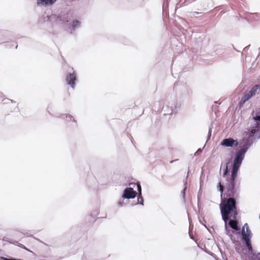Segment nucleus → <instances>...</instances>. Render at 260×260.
I'll list each match as a JSON object with an SVG mask.
<instances>
[{
	"label": "nucleus",
	"instance_id": "nucleus-1",
	"mask_svg": "<svg viewBox=\"0 0 260 260\" xmlns=\"http://www.w3.org/2000/svg\"><path fill=\"white\" fill-rule=\"evenodd\" d=\"M225 187L226 189V195L229 199H224L221 204L220 205L221 214L222 215V219L225 222L229 219L230 218L236 219L238 215L236 207V201L233 198L234 196V188L233 190V195L229 196L230 192H228V187L225 184Z\"/></svg>",
	"mask_w": 260,
	"mask_h": 260
},
{
	"label": "nucleus",
	"instance_id": "nucleus-2",
	"mask_svg": "<svg viewBox=\"0 0 260 260\" xmlns=\"http://www.w3.org/2000/svg\"><path fill=\"white\" fill-rule=\"evenodd\" d=\"M245 152V150L241 149L236 153L234 160L231 176L226 178V186L229 188L228 192H230L229 196L233 195V190L235 188V179L237 175L238 170L244 158Z\"/></svg>",
	"mask_w": 260,
	"mask_h": 260
},
{
	"label": "nucleus",
	"instance_id": "nucleus-3",
	"mask_svg": "<svg viewBox=\"0 0 260 260\" xmlns=\"http://www.w3.org/2000/svg\"><path fill=\"white\" fill-rule=\"evenodd\" d=\"M220 145L227 147H237L238 145V142L237 140L230 138L223 139L221 142Z\"/></svg>",
	"mask_w": 260,
	"mask_h": 260
},
{
	"label": "nucleus",
	"instance_id": "nucleus-4",
	"mask_svg": "<svg viewBox=\"0 0 260 260\" xmlns=\"http://www.w3.org/2000/svg\"><path fill=\"white\" fill-rule=\"evenodd\" d=\"M76 80V74L75 72L68 74L66 78V80L67 84L70 85L73 88H75V81Z\"/></svg>",
	"mask_w": 260,
	"mask_h": 260
},
{
	"label": "nucleus",
	"instance_id": "nucleus-5",
	"mask_svg": "<svg viewBox=\"0 0 260 260\" xmlns=\"http://www.w3.org/2000/svg\"><path fill=\"white\" fill-rule=\"evenodd\" d=\"M137 192L133 190V188L128 187L124 189L122 194V198L125 199H134L136 197Z\"/></svg>",
	"mask_w": 260,
	"mask_h": 260
},
{
	"label": "nucleus",
	"instance_id": "nucleus-6",
	"mask_svg": "<svg viewBox=\"0 0 260 260\" xmlns=\"http://www.w3.org/2000/svg\"><path fill=\"white\" fill-rule=\"evenodd\" d=\"M56 0H37V4L38 6L48 7L52 5Z\"/></svg>",
	"mask_w": 260,
	"mask_h": 260
},
{
	"label": "nucleus",
	"instance_id": "nucleus-7",
	"mask_svg": "<svg viewBox=\"0 0 260 260\" xmlns=\"http://www.w3.org/2000/svg\"><path fill=\"white\" fill-rule=\"evenodd\" d=\"M242 235L243 239L245 240L246 242L247 247H248L249 250H251L252 249V246L250 243V237H249V235L246 234L244 229H243L242 231Z\"/></svg>",
	"mask_w": 260,
	"mask_h": 260
},
{
	"label": "nucleus",
	"instance_id": "nucleus-8",
	"mask_svg": "<svg viewBox=\"0 0 260 260\" xmlns=\"http://www.w3.org/2000/svg\"><path fill=\"white\" fill-rule=\"evenodd\" d=\"M229 224L232 229H233L236 231L239 230V228L238 226V222L236 220H230L229 222Z\"/></svg>",
	"mask_w": 260,
	"mask_h": 260
},
{
	"label": "nucleus",
	"instance_id": "nucleus-9",
	"mask_svg": "<svg viewBox=\"0 0 260 260\" xmlns=\"http://www.w3.org/2000/svg\"><path fill=\"white\" fill-rule=\"evenodd\" d=\"M257 90H260V85H255L249 91V93L251 95L254 96Z\"/></svg>",
	"mask_w": 260,
	"mask_h": 260
},
{
	"label": "nucleus",
	"instance_id": "nucleus-10",
	"mask_svg": "<svg viewBox=\"0 0 260 260\" xmlns=\"http://www.w3.org/2000/svg\"><path fill=\"white\" fill-rule=\"evenodd\" d=\"M251 97H252V95H251L249 92L245 94L244 96L242 98L241 102L242 103H245L246 101L249 100Z\"/></svg>",
	"mask_w": 260,
	"mask_h": 260
},
{
	"label": "nucleus",
	"instance_id": "nucleus-11",
	"mask_svg": "<svg viewBox=\"0 0 260 260\" xmlns=\"http://www.w3.org/2000/svg\"><path fill=\"white\" fill-rule=\"evenodd\" d=\"M80 24V22L78 20H75L73 21V27L75 28L77 27H78Z\"/></svg>",
	"mask_w": 260,
	"mask_h": 260
},
{
	"label": "nucleus",
	"instance_id": "nucleus-12",
	"mask_svg": "<svg viewBox=\"0 0 260 260\" xmlns=\"http://www.w3.org/2000/svg\"><path fill=\"white\" fill-rule=\"evenodd\" d=\"M219 190L220 191V195L221 197H222L223 192V186L222 184H221V182L219 183Z\"/></svg>",
	"mask_w": 260,
	"mask_h": 260
},
{
	"label": "nucleus",
	"instance_id": "nucleus-13",
	"mask_svg": "<svg viewBox=\"0 0 260 260\" xmlns=\"http://www.w3.org/2000/svg\"><path fill=\"white\" fill-rule=\"evenodd\" d=\"M245 226H246V232H247V234H246V235H249V237H250V235H249V234H250V230L249 229V228H248V224H247V223H246V224L244 225V228Z\"/></svg>",
	"mask_w": 260,
	"mask_h": 260
},
{
	"label": "nucleus",
	"instance_id": "nucleus-14",
	"mask_svg": "<svg viewBox=\"0 0 260 260\" xmlns=\"http://www.w3.org/2000/svg\"><path fill=\"white\" fill-rule=\"evenodd\" d=\"M138 202H139V203H140V204H143V203H142V201H143V198H142V197L141 196V194L140 195V194H139V197H138Z\"/></svg>",
	"mask_w": 260,
	"mask_h": 260
},
{
	"label": "nucleus",
	"instance_id": "nucleus-15",
	"mask_svg": "<svg viewBox=\"0 0 260 260\" xmlns=\"http://www.w3.org/2000/svg\"><path fill=\"white\" fill-rule=\"evenodd\" d=\"M228 172V166L226 165V167H225V170H224V171L223 172V176L224 177H225V176L227 175Z\"/></svg>",
	"mask_w": 260,
	"mask_h": 260
},
{
	"label": "nucleus",
	"instance_id": "nucleus-16",
	"mask_svg": "<svg viewBox=\"0 0 260 260\" xmlns=\"http://www.w3.org/2000/svg\"><path fill=\"white\" fill-rule=\"evenodd\" d=\"M138 191H139V194H141V187L139 183L137 184Z\"/></svg>",
	"mask_w": 260,
	"mask_h": 260
},
{
	"label": "nucleus",
	"instance_id": "nucleus-17",
	"mask_svg": "<svg viewBox=\"0 0 260 260\" xmlns=\"http://www.w3.org/2000/svg\"><path fill=\"white\" fill-rule=\"evenodd\" d=\"M254 119L256 121H259L260 120V116H256L255 117H254Z\"/></svg>",
	"mask_w": 260,
	"mask_h": 260
},
{
	"label": "nucleus",
	"instance_id": "nucleus-18",
	"mask_svg": "<svg viewBox=\"0 0 260 260\" xmlns=\"http://www.w3.org/2000/svg\"><path fill=\"white\" fill-rule=\"evenodd\" d=\"M256 260H260V253H257L255 256Z\"/></svg>",
	"mask_w": 260,
	"mask_h": 260
}]
</instances>
